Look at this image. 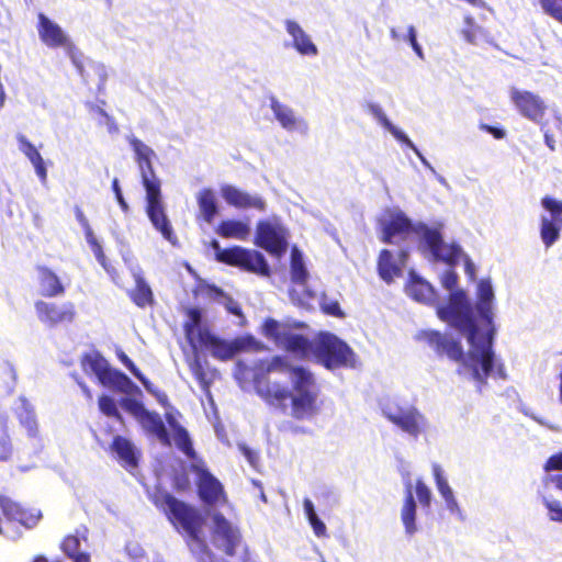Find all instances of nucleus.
Masks as SVG:
<instances>
[{"label":"nucleus","instance_id":"nucleus-8","mask_svg":"<svg viewBox=\"0 0 562 562\" xmlns=\"http://www.w3.org/2000/svg\"><path fill=\"white\" fill-rule=\"evenodd\" d=\"M288 232L277 222L261 220L257 223L255 244L274 257H282L288 250Z\"/></svg>","mask_w":562,"mask_h":562},{"label":"nucleus","instance_id":"nucleus-29","mask_svg":"<svg viewBox=\"0 0 562 562\" xmlns=\"http://www.w3.org/2000/svg\"><path fill=\"white\" fill-rule=\"evenodd\" d=\"M406 292L412 299L422 303H431L436 297V292L431 284L415 274H411L409 281L406 284Z\"/></svg>","mask_w":562,"mask_h":562},{"label":"nucleus","instance_id":"nucleus-60","mask_svg":"<svg viewBox=\"0 0 562 562\" xmlns=\"http://www.w3.org/2000/svg\"><path fill=\"white\" fill-rule=\"evenodd\" d=\"M544 470H562V452L551 456L544 463Z\"/></svg>","mask_w":562,"mask_h":562},{"label":"nucleus","instance_id":"nucleus-24","mask_svg":"<svg viewBox=\"0 0 562 562\" xmlns=\"http://www.w3.org/2000/svg\"><path fill=\"white\" fill-rule=\"evenodd\" d=\"M137 422L148 435L155 436L161 445L171 446V438L158 413L147 411Z\"/></svg>","mask_w":562,"mask_h":562},{"label":"nucleus","instance_id":"nucleus-41","mask_svg":"<svg viewBox=\"0 0 562 562\" xmlns=\"http://www.w3.org/2000/svg\"><path fill=\"white\" fill-rule=\"evenodd\" d=\"M19 423L23 426L27 435L32 438L38 436V425L35 413L29 406H24L22 412L18 415Z\"/></svg>","mask_w":562,"mask_h":562},{"label":"nucleus","instance_id":"nucleus-18","mask_svg":"<svg viewBox=\"0 0 562 562\" xmlns=\"http://www.w3.org/2000/svg\"><path fill=\"white\" fill-rule=\"evenodd\" d=\"M36 27L40 40L50 48L61 47L68 43V37L61 27L42 12L37 14Z\"/></svg>","mask_w":562,"mask_h":562},{"label":"nucleus","instance_id":"nucleus-48","mask_svg":"<svg viewBox=\"0 0 562 562\" xmlns=\"http://www.w3.org/2000/svg\"><path fill=\"white\" fill-rule=\"evenodd\" d=\"M171 482L173 490L177 492H187L191 487L190 476L184 469H182L179 472H176L172 475Z\"/></svg>","mask_w":562,"mask_h":562},{"label":"nucleus","instance_id":"nucleus-37","mask_svg":"<svg viewBox=\"0 0 562 562\" xmlns=\"http://www.w3.org/2000/svg\"><path fill=\"white\" fill-rule=\"evenodd\" d=\"M288 331V327L274 318L268 317L262 323V335L276 345H281Z\"/></svg>","mask_w":562,"mask_h":562},{"label":"nucleus","instance_id":"nucleus-36","mask_svg":"<svg viewBox=\"0 0 562 562\" xmlns=\"http://www.w3.org/2000/svg\"><path fill=\"white\" fill-rule=\"evenodd\" d=\"M562 229V221L541 218L540 236L547 248L551 247L559 238Z\"/></svg>","mask_w":562,"mask_h":562},{"label":"nucleus","instance_id":"nucleus-45","mask_svg":"<svg viewBox=\"0 0 562 562\" xmlns=\"http://www.w3.org/2000/svg\"><path fill=\"white\" fill-rule=\"evenodd\" d=\"M541 205L550 213V220L562 221V201L546 195L541 199Z\"/></svg>","mask_w":562,"mask_h":562},{"label":"nucleus","instance_id":"nucleus-57","mask_svg":"<svg viewBox=\"0 0 562 562\" xmlns=\"http://www.w3.org/2000/svg\"><path fill=\"white\" fill-rule=\"evenodd\" d=\"M321 310L326 315L335 316V317H344L345 314L340 308V305L337 301L322 302Z\"/></svg>","mask_w":562,"mask_h":562},{"label":"nucleus","instance_id":"nucleus-52","mask_svg":"<svg viewBox=\"0 0 562 562\" xmlns=\"http://www.w3.org/2000/svg\"><path fill=\"white\" fill-rule=\"evenodd\" d=\"M139 382L143 384V386L148 393L156 397L159 404H161L164 407L169 406L168 395L165 392L156 389L146 376L143 379V381Z\"/></svg>","mask_w":562,"mask_h":562},{"label":"nucleus","instance_id":"nucleus-39","mask_svg":"<svg viewBox=\"0 0 562 562\" xmlns=\"http://www.w3.org/2000/svg\"><path fill=\"white\" fill-rule=\"evenodd\" d=\"M9 417L0 414V462L9 461L13 454V445L8 432Z\"/></svg>","mask_w":562,"mask_h":562},{"label":"nucleus","instance_id":"nucleus-64","mask_svg":"<svg viewBox=\"0 0 562 562\" xmlns=\"http://www.w3.org/2000/svg\"><path fill=\"white\" fill-rule=\"evenodd\" d=\"M541 130L543 131V137H544L546 145L548 146V148L551 151H554L555 150L554 134L549 128H547L544 125H542Z\"/></svg>","mask_w":562,"mask_h":562},{"label":"nucleus","instance_id":"nucleus-61","mask_svg":"<svg viewBox=\"0 0 562 562\" xmlns=\"http://www.w3.org/2000/svg\"><path fill=\"white\" fill-rule=\"evenodd\" d=\"M75 214H76L77 221L79 222V224L85 229V235L86 236L91 235L93 233L92 228H91V226L89 224L88 218L86 217L85 213L82 212V210L79 206L75 207Z\"/></svg>","mask_w":562,"mask_h":562},{"label":"nucleus","instance_id":"nucleus-13","mask_svg":"<svg viewBox=\"0 0 562 562\" xmlns=\"http://www.w3.org/2000/svg\"><path fill=\"white\" fill-rule=\"evenodd\" d=\"M128 143L135 153V160L140 171L142 184L145 186L147 179L153 182H161L151 162V159L155 157V151L135 136L130 137Z\"/></svg>","mask_w":562,"mask_h":562},{"label":"nucleus","instance_id":"nucleus-32","mask_svg":"<svg viewBox=\"0 0 562 562\" xmlns=\"http://www.w3.org/2000/svg\"><path fill=\"white\" fill-rule=\"evenodd\" d=\"M282 348L291 353L305 358L310 352H313V344L302 334H294L288 331L281 345Z\"/></svg>","mask_w":562,"mask_h":562},{"label":"nucleus","instance_id":"nucleus-38","mask_svg":"<svg viewBox=\"0 0 562 562\" xmlns=\"http://www.w3.org/2000/svg\"><path fill=\"white\" fill-rule=\"evenodd\" d=\"M291 280L293 283L305 285L308 279V272L304 266L301 252L294 248L291 254Z\"/></svg>","mask_w":562,"mask_h":562},{"label":"nucleus","instance_id":"nucleus-12","mask_svg":"<svg viewBox=\"0 0 562 562\" xmlns=\"http://www.w3.org/2000/svg\"><path fill=\"white\" fill-rule=\"evenodd\" d=\"M510 100L524 117L537 123L543 119L547 105L538 94L513 88Z\"/></svg>","mask_w":562,"mask_h":562},{"label":"nucleus","instance_id":"nucleus-54","mask_svg":"<svg viewBox=\"0 0 562 562\" xmlns=\"http://www.w3.org/2000/svg\"><path fill=\"white\" fill-rule=\"evenodd\" d=\"M415 490L419 503L424 507H429L431 502V492L429 487L422 480H417L415 484Z\"/></svg>","mask_w":562,"mask_h":562},{"label":"nucleus","instance_id":"nucleus-9","mask_svg":"<svg viewBox=\"0 0 562 562\" xmlns=\"http://www.w3.org/2000/svg\"><path fill=\"white\" fill-rule=\"evenodd\" d=\"M38 319L48 327H58L71 324L77 315L72 302L55 303L38 300L34 304Z\"/></svg>","mask_w":562,"mask_h":562},{"label":"nucleus","instance_id":"nucleus-28","mask_svg":"<svg viewBox=\"0 0 562 562\" xmlns=\"http://www.w3.org/2000/svg\"><path fill=\"white\" fill-rule=\"evenodd\" d=\"M20 150L29 158L32 162L36 175L38 176L42 182H45L47 179V169L45 166V161L38 153L37 148L24 136L19 134L16 136Z\"/></svg>","mask_w":562,"mask_h":562},{"label":"nucleus","instance_id":"nucleus-25","mask_svg":"<svg viewBox=\"0 0 562 562\" xmlns=\"http://www.w3.org/2000/svg\"><path fill=\"white\" fill-rule=\"evenodd\" d=\"M494 292L492 284L488 280H481L477 285V302L476 311L481 318L486 323L490 329L494 328L493 325V310L492 302ZM495 331V329H493Z\"/></svg>","mask_w":562,"mask_h":562},{"label":"nucleus","instance_id":"nucleus-33","mask_svg":"<svg viewBox=\"0 0 562 562\" xmlns=\"http://www.w3.org/2000/svg\"><path fill=\"white\" fill-rule=\"evenodd\" d=\"M196 200L202 218L211 224L218 213L214 192L211 189H203L199 192Z\"/></svg>","mask_w":562,"mask_h":562},{"label":"nucleus","instance_id":"nucleus-15","mask_svg":"<svg viewBox=\"0 0 562 562\" xmlns=\"http://www.w3.org/2000/svg\"><path fill=\"white\" fill-rule=\"evenodd\" d=\"M38 292L42 297H57L66 293L65 284L59 276L45 265L36 266Z\"/></svg>","mask_w":562,"mask_h":562},{"label":"nucleus","instance_id":"nucleus-5","mask_svg":"<svg viewBox=\"0 0 562 562\" xmlns=\"http://www.w3.org/2000/svg\"><path fill=\"white\" fill-rule=\"evenodd\" d=\"M215 252L216 261L237 267L244 271L252 272L261 276H269L270 268L262 254L257 250L247 249L240 246H232L222 248L216 239L210 243Z\"/></svg>","mask_w":562,"mask_h":562},{"label":"nucleus","instance_id":"nucleus-22","mask_svg":"<svg viewBox=\"0 0 562 562\" xmlns=\"http://www.w3.org/2000/svg\"><path fill=\"white\" fill-rule=\"evenodd\" d=\"M98 380L103 386L124 394L140 393L138 386L135 385L125 373L112 368L111 366L105 369Z\"/></svg>","mask_w":562,"mask_h":562},{"label":"nucleus","instance_id":"nucleus-27","mask_svg":"<svg viewBox=\"0 0 562 562\" xmlns=\"http://www.w3.org/2000/svg\"><path fill=\"white\" fill-rule=\"evenodd\" d=\"M187 319L183 323V331L190 346L195 348L200 341V334L203 330H210L201 326L202 313L198 307H189L186 310Z\"/></svg>","mask_w":562,"mask_h":562},{"label":"nucleus","instance_id":"nucleus-20","mask_svg":"<svg viewBox=\"0 0 562 562\" xmlns=\"http://www.w3.org/2000/svg\"><path fill=\"white\" fill-rule=\"evenodd\" d=\"M214 522V533L220 536L224 542V551L227 555L233 557L236 553V548L240 541V533L223 514L215 513L212 516Z\"/></svg>","mask_w":562,"mask_h":562},{"label":"nucleus","instance_id":"nucleus-46","mask_svg":"<svg viewBox=\"0 0 562 562\" xmlns=\"http://www.w3.org/2000/svg\"><path fill=\"white\" fill-rule=\"evenodd\" d=\"M120 405L130 414H132L136 420H138L148 409L135 398L124 397L120 401Z\"/></svg>","mask_w":562,"mask_h":562},{"label":"nucleus","instance_id":"nucleus-1","mask_svg":"<svg viewBox=\"0 0 562 562\" xmlns=\"http://www.w3.org/2000/svg\"><path fill=\"white\" fill-rule=\"evenodd\" d=\"M441 284L451 291L448 304L437 307L438 317L448 322L461 333H467L471 345L470 350L464 355L463 347L459 340L448 338L438 330H424L419 338L425 340L434 351L446 355L450 360L460 362L463 368L470 369L472 378L479 383L481 390L486 384L493 372L495 355L493 351V328L487 330L482 341H477L479 327L473 317V308L463 290H457L458 274L453 269L447 270L441 276Z\"/></svg>","mask_w":562,"mask_h":562},{"label":"nucleus","instance_id":"nucleus-14","mask_svg":"<svg viewBox=\"0 0 562 562\" xmlns=\"http://www.w3.org/2000/svg\"><path fill=\"white\" fill-rule=\"evenodd\" d=\"M385 418L406 434L418 437L423 430L424 416L415 408H401L397 413L384 412Z\"/></svg>","mask_w":562,"mask_h":562},{"label":"nucleus","instance_id":"nucleus-53","mask_svg":"<svg viewBox=\"0 0 562 562\" xmlns=\"http://www.w3.org/2000/svg\"><path fill=\"white\" fill-rule=\"evenodd\" d=\"M543 504L548 509L550 520L562 522V506L560 502L554 499L543 498Z\"/></svg>","mask_w":562,"mask_h":562},{"label":"nucleus","instance_id":"nucleus-51","mask_svg":"<svg viewBox=\"0 0 562 562\" xmlns=\"http://www.w3.org/2000/svg\"><path fill=\"white\" fill-rule=\"evenodd\" d=\"M80 540L76 535H68L63 539L61 550L69 558L80 553Z\"/></svg>","mask_w":562,"mask_h":562},{"label":"nucleus","instance_id":"nucleus-31","mask_svg":"<svg viewBox=\"0 0 562 562\" xmlns=\"http://www.w3.org/2000/svg\"><path fill=\"white\" fill-rule=\"evenodd\" d=\"M432 474H434V479L436 482V486H437L441 497L445 499L447 508L452 514L461 515V509L458 505V502L453 495L451 487L448 484V481L443 476L441 467L438 464H434L432 465Z\"/></svg>","mask_w":562,"mask_h":562},{"label":"nucleus","instance_id":"nucleus-30","mask_svg":"<svg viewBox=\"0 0 562 562\" xmlns=\"http://www.w3.org/2000/svg\"><path fill=\"white\" fill-rule=\"evenodd\" d=\"M215 232L226 239L246 240L250 235V227L246 222L239 220H224L217 225Z\"/></svg>","mask_w":562,"mask_h":562},{"label":"nucleus","instance_id":"nucleus-6","mask_svg":"<svg viewBox=\"0 0 562 562\" xmlns=\"http://www.w3.org/2000/svg\"><path fill=\"white\" fill-rule=\"evenodd\" d=\"M316 360L326 369L334 370L352 363V349L337 336L321 333L313 348Z\"/></svg>","mask_w":562,"mask_h":562},{"label":"nucleus","instance_id":"nucleus-40","mask_svg":"<svg viewBox=\"0 0 562 562\" xmlns=\"http://www.w3.org/2000/svg\"><path fill=\"white\" fill-rule=\"evenodd\" d=\"M271 109L282 127L293 130L296 126L294 113L290 108L283 105L276 99H271Z\"/></svg>","mask_w":562,"mask_h":562},{"label":"nucleus","instance_id":"nucleus-3","mask_svg":"<svg viewBox=\"0 0 562 562\" xmlns=\"http://www.w3.org/2000/svg\"><path fill=\"white\" fill-rule=\"evenodd\" d=\"M149 501L165 514L169 522L187 535V544L194 550L196 547L207 552V544L202 537L204 519L195 507L176 498L171 493L156 486L149 494Z\"/></svg>","mask_w":562,"mask_h":562},{"label":"nucleus","instance_id":"nucleus-62","mask_svg":"<svg viewBox=\"0 0 562 562\" xmlns=\"http://www.w3.org/2000/svg\"><path fill=\"white\" fill-rule=\"evenodd\" d=\"M480 128L488 134H491L496 139H502L506 136V132L502 127L492 126L488 124H480Z\"/></svg>","mask_w":562,"mask_h":562},{"label":"nucleus","instance_id":"nucleus-50","mask_svg":"<svg viewBox=\"0 0 562 562\" xmlns=\"http://www.w3.org/2000/svg\"><path fill=\"white\" fill-rule=\"evenodd\" d=\"M562 0H540L546 13L562 23Z\"/></svg>","mask_w":562,"mask_h":562},{"label":"nucleus","instance_id":"nucleus-21","mask_svg":"<svg viewBox=\"0 0 562 562\" xmlns=\"http://www.w3.org/2000/svg\"><path fill=\"white\" fill-rule=\"evenodd\" d=\"M117 461L125 469H134L138 465L139 452L134 443L123 436H114L109 447Z\"/></svg>","mask_w":562,"mask_h":562},{"label":"nucleus","instance_id":"nucleus-17","mask_svg":"<svg viewBox=\"0 0 562 562\" xmlns=\"http://www.w3.org/2000/svg\"><path fill=\"white\" fill-rule=\"evenodd\" d=\"M223 199L236 209H255L258 211L266 210V202L261 196L250 195L231 184L221 188Z\"/></svg>","mask_w":562,"mask_h":562},{"label":"nucleus","instance_id":"nucleus-4","mask_svg":"<svg viewBox=\"0 0 562 562\" xmlns=\"http://www.w3.org/2000/svg\"><path fill=\"white\" fill-rule=\"evenodd\" d=\"M419 232L423 233V243L430 251L435 261L443 262L450 268H454L459 263V260L462 259L464 271L469 280L474 281L476 279L475 266L471 258L463 252L459 244H446L440 229L437 227L424 225L419 228Z\"/></svg>","mask_w":562,"mask_h":562},{"label":"nucleus","instance_id":"nucleus-7","mask_svg":"<svg viewBox=\"0 0 562 562\" xmlns=\"http://www.w3.org/2000/svg\"><path fill=\"white\" fill-rule=\"evenodd\" d=\"M143 187L146 191L145 211L153 227L159 232L166 240L175 245L178 238L162 201L161 182H153L147 179Z\"/></svg>","mask_w":562,"mask_h":562},{"label":"nucleus","instance_id":"nucleus-47","mask_svg":"<svg viewBox=\"0 0 562 562\" xmlns=\"http://www.w3.org/2000/svg\"><path fill=\"white\" fill-rule=\"evenodd\" d=\"M370 108V111L372 112V114L385 126L387 127L392 133L393 135L401 139V140H407V137L402 134L401 132L396 131L392 124L390 123V121L387 120L386 115L384 114L383 110L381 109L380 105L378 104H370L369 105Z\"/></svg>","mask_w":562,"mask_h":562},{"label":"nucleus","instance_id":"nucleus-56","mask_svg":"<svg viewBox=\"0 0 562 562\" xmlns=\"http://www.w3.org/2000/svg\"><path fill=\"white\" fill-rule=\"evenodd\" d=\"M117 358L138 381H143L145 375L140 372V370L135 366V363L128 358V356L124 351H119Z\"/></svg>","mask_w":562,"mask_h":562},{"label":"nucleus","instance_id":"nucleus-43","mask_svg":"<svg viewBox=\"0 0 562 562\" xmlns=\"http://www.w3.org/2000/svg\"><path fill=\"white\" fill-rule=\"evenodd\" d=\"M90 114L98 121L100 125H106L110 132L117 130L114 119L110 116L101 106L89 103L88 104Z\"/></svg>","mask_w":562,"mask_h":562},{"label":"nucleus","instance_id":"nucleus-19","mask_svg":"<svg viewBox=\"0 0 562 562\" xmlns=\"http://www.w3.org/2000/svg\"><path fill=\"white\" fill-rule=\"evenodd\" d=\"M198 347L211 351L213 357L221 360L232 359L237 352L235 344H227L211 333V330H203L200 334V341L195 345V348Z\"/></svg>","mask_w":562,"mask_h":562},{"label":"nucleus","instance_id":"nucleus-59","mask_svg":"<svg viewBox=\"0 0 562 562\" xmlns=\"http://www.w3.org/2000/svg\"><path fill=\"white\" fill-rule=\"evenodd\" d=\"M112 432H113V428L110 425H105V426L100 427L99 430H93V436H94L95 440L101 446H103L106 442V440L109 439V437L112 435Z\"/></svg>","mask_w":562,"mask_h":562},{"label":"nucleus","instance_id":"nucleus-26","mask_svg":"<svg viewBox=\"0 0 562 562\" xmlns=\"http://www.w3.org/2000/svg\"><path fill=\"white\" fill-rule=\"evenodd\" d=\"M166 420L173 432L176 447L189 459H195L196 454L188 430L180 425L171 414H166Z\"/></svg>","mask_w":562,"mask_h":562},{"label":"nucleus","instance_id":"nucleus-16","mask_svg":"<svg viewBox=\"0 0 562 562\" xmlns=\"http://www.w3.org/2000/svg\"><path fill=\"white\" fill-rule=\"evenodd\" d=\"M407 257V250H401L398 252V263L395 261L393 254L389 249H382L379 254L376 263L380 278L386 283H392L396 278L401 277L402 267L405 265Z\"/></svg>","mask_w":562,"mask_h":562},{"label":"nucleus","instance_id":"nucleus-58","mask_svg":"<svg viewBox=\"0 0 562 562\" xmlns=\"http://www.w3.org/2000/svg\"><path fill=\"white\" fill-rule=\"evenodd\" d=\"M308 521L316 537H327V528L317 515L313 516L311 519H308Z\"/></svg>","mask_w":562,"mask_h":562},{"label":"nucleus","instance_id":"nucleus-55","mask_svg":"<svg viewBox=\"0 0 562 562\" xmlns=\"http://www.w3.org/2000/svg\"><path fill=\"white\" fill-rule=\"evenodd\" d=\"M86 239H87L88 244L90 245L97 260L106 269L105 255L103 252L102 246L97 240L94 234L92 233L91 235L86 236Z\"/></svg>","mask_w":562,"mask_h":562},{"label":"nucleus","instance_id":"nucleus-42","mask_svg":"<svg viewBox=\"0 0 562 562\" xmlns=\"http://www.w3.org/2000/svg\"><path fill=\"white\" fill-rule=\"evenodd\" d=\"M98 405L99 409L102 414H104L108 417H113L121 424H124V418L122 414L120 413L116 402L113 397L109 395H101L98 398Z\"/></svg>","mask_w":562,"mask_h":562},{"label":"nucleus","instance_id":"nucleus-35","mask_svg":"<svg viewBox=\"0 0 562 562\" xmlns=\"http://www.w3.org/2000/svg\"><path fill=\"white\" fill-rule=\"evenodd\" d=\"M130 297L138 307H146L154 304V294L150 286L142 277H136L135 288L130 292Z\"/></svg>","mask_w":562,"mask_h":562},{"label":"nucleus","instance_id":"nucleus-2","mask_svg":"<svg viewBox=\"0 0 562 562\" xmlns=\"http://www.w3.org/2000/svg\"><path fill=\"white\" fill-rule=\"evenodd\" d=\"M257 394L273 411L295 420L311 419L321 411L319 386L303 366H293L284 356L260 360L254 379Z\"/></svg>","mask_w":562,"mask_h":562},{"label":"nucleus","instance_id":"nucleus-44","mask_svg":"<svg viewBox=\"0 0 562 562\" xmlns=\"http://www.w3.org/2000/svg\"><path fill=\"white\" fill-rule=\"evenodd\" d=\"M82 363H87L91 371L97 375L99 379L102 373L105 371V369L110 366L105 358H103L101 355H86L83 358Z\"/></svg>","mask_w":562,"mask_h":562},{"label":"nucleus","instance_id":"nucleus-23","mask_svg":"<svg viewBox=\"0 0 562 562\" xmlns=\"http://www.w3.org/2000/svg\"><path fill=\"white\" fill-rule=\"evenodd\" d=\"M286 32L292 37L293 47L305 56H315L318 53L316 45L312 42L310 35L293 20L285 21Z\"/></svg>","mask_w":562,"mask_h":562},{"label":"nucleus","instance_id":"nucleus-49","mask_svg":"<svg viewBox=\"0 0 562 562\" xmlns=\"http://www.w3.org/2000/svg\"><path fill=\"white\" fill-rule=\"evenodd\" d=\"M234 344H235V347L237 348V351L245 350V349H251L255 351L266 350V346L262 342L258 341L252 336H245L240 339L235 340Z\"/></svg>","mask_w":562,"mask_h":562},{"label":"nucleus","instance_id":"nucleus-34","mask_svg":"<svg viewBox=\"0 0 562 562\" xmlns=\"http://www.w3.org/2000/svg\"><path fill=\"white\" fill-rule=\"evenodd\" d=\"M401 518L404 525L405 531L408 535H413L416 531V503L413 496L411 485L407 486L404 504L401 510Z\"/></svg>","mask_w":562,"mask_h":562},{"label":"nucleus","instance_id":"nucleus-63","mask_svg":"<svg viewBox=\"0 0 562 562\" xmlns=\"http://www.w3.org/2000/svg\"><path fill=\"white\" fill-rule=\"evenodd\" d=\"M226 310L228 313L235 315V316H238V317H244V314H243V311H241V307L239 305L238 302L234 301L233 299H228L227 302H226Z\"/></svg>","mask_w":562,"mask_h":562},{"label":"nucleus","instance_id":"nucleus-10","mask_svg":"<svg viewBox=\"0 0 562 562\" xmlns=\"http://www.w3.org/2000/svg\"><path fill=\"white\" fill-rule=\"evenodd\" d=\"M191 470L198 475V495L204 505L214 506L227 503L223 484L207 469L193 464Z\"/></svg>","mask_w":562,"mask_h":562},{"label":"nucleus","instance_id":"nucleus-11","mask_svg":"<svg viewBox=\"0 0 562 562\" xmlns=\"http://www.w3.org/2000/svg\"><path fill=\"white\" fill-rule=\"evenodd\" d=\"M424 225L419 224L414 227L412 221L403 212H395L383 223L381 240L385 244H394L396 239L406 240L412 233L423 237L419 228Z\"/></svg>","mask_w":562,"mask_h":562}]
</instances>
